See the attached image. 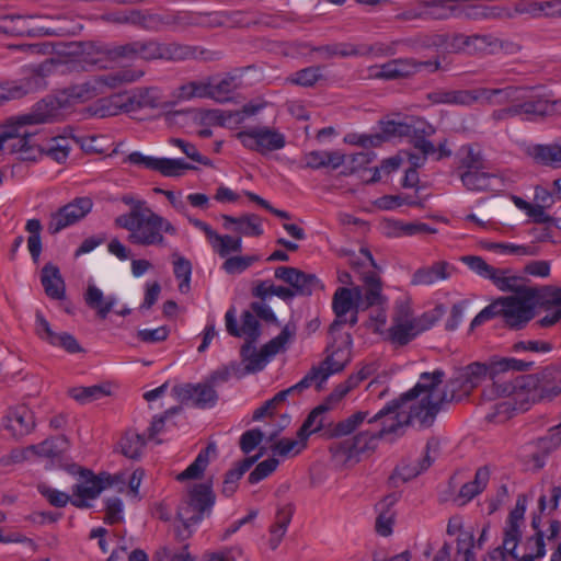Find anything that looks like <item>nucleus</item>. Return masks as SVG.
<instances>
[{
    "label": "nucleus",
    "instance_id": "obj_1",
    "mask_svg": "<svg viewBox=\"0 0 561 561\" xmlns=\"http://www.w3.org/2000/svg\"><path fill=\"white\" fill-rule=\"evenodd\" d=\"M512 296L497 298L494 302L482 309L471 321L470 328L481 325L496 316L503 317L504 323L514 330L523 329L536 314V308L549 309L561 305V288L553 286H526L524 279L517 276Z\"/></svg>",
    "mask_w": 561,
    "mask_h": 561
},
{
    "label": "nucleus",
    "instance_id": "obj_2",
    "mask_svg": "<svg viewBox=\"0 0 561 561\" xmlns=\"http://www.w3.org/2000/svg\"><path fill=\"white\" fill-rule=\"evenodd\" d=\"M444 378L445 373L440 369L422 373L416 385L401 394L403 404L420 427L431 426L444 403L461 401L472 391L457 370L442 389Z\"/></svg>",
    "mask_w": 561,
    "mask_h": 561
},
{
    "label": "nucleus",
    "instance_id": "obj_3",
    "mask_svg": "<svg viewBox=\"0 0 561 561\" xmlns=\"http://www.w3.org/2000/svg\"><path fill=\"white\" fill-rule=\"evenodd\" d=\"M444 378L445 373L440 369L422 373L416 385L401 394L403 404L420 427L431 426L444 403L461 401L472 391L457 370L442 389Z\"/></svg>",
    "mask_w": 561,
    "mask_h": 561
},
{
    "label": "nucleus",
    "instance_id": "obj_4",
    "mask_svg": "<svg viewBox=\"0 0 561 561\" xmlns=\"http://www.w3.org/2000/svg\"><path fill=\"white\" fill-rule=\"evenodd\" d=\"M368 424L378 425V428L360 431L354 437L343 440L332 448L334 455L342 456L345 461L357 462L360 456L368 455L377 448L379 438L389 434H399L403 426L416 424V422L400 397L371 415Z\"/></svg>",
    "mask_w": 561,
    "mask_h": 561
},
{
    "label": "nucleus",
    "instance_id": "obj_5",
    "mask_svg": "<svg viewBox=\"0 0 561 561\" xmlns=\"http://www.w3.org/2000/svg\"><path fill=\"white\" fill-rule=\"evenodd\" d=\"M524 385H533L530 378H516L513 381L492 382L483 389L482 397L488 401H496L485 414L490 423L502 424L508 421L515 411H526L529 403L523 390Z\"/></svg>",
    "mask_w": 561,
    "mask_h": 561
},
{
    "label": "nucleus",
    "instance_id": "obj_6",
    "mask_svg": "<svg viewBox=\"0 0 561 561\" xmlns=\"http://www.w3.org/2000/svg\"><path fill=\"white\" fill-rule=\"evenodd\" d=\"M119 228L129 232L128 242L141 247H163L165 243L164 233L175 236L178 232L168 219L153 210L147 211V214Z\"/></svg>",
    "mask_w": 561,
    "mask_h": 561
},
{
    "label": "nucleus",
    "instance_id": "obj_7",
    "mask_svg": "<svg viewBox=\"0 0 561 561\" xmlns=\"http://www.w3.org/2000/svg\"><path fill=\"white\" fill-rule=\"evenodd\" d=\"M173 104L163 101L162 92L158 88H146L135 91L133 94H115L108 99H102L95 113L100 117L115 116L121 112H130L137 108L170 107Z\"/></svg>",
    "mask_w": 561,
    "mask_h": 561
},
{
    "label": "nucleus",
    "instance_id": "obj_8",
    "mask_svg": "<svg viewBox=\"0 0 561 561\" xmlns=\"http://www.w3.org/2000/svg\"><path fill=\"white\" fill-rule=\"evenodd\" d=\"M26 123L20 122V116L10 118L0 131V149L4 153L16 154L20 160L34 161L39 153V147L34 141V133L27 130Z\"/></svg>",
    "mask_w": 561,
    "mask_h": 561
},
{
    "label": "nucleus",
    "instance_id": "obj_9",
    "mask_svg": "<svg viewBox=\"0 0 561 561\" xmlns=\"http://www.w3.org/2000/svg\"><path fill=\"white\" fill-rule=\"evenodd\" d=\"M296 335V325L287 323L282 332L264 344L260 351L255 348L253 342H247L241 348V355L245 363V370L248 373H255L262 370L266 364L276 354L284 351L286 345Z\"/></svg>",
    "mask_w": 561,
    "mask_h": 561
},
{
    "label": "nucleus",
    "instance_id": "obj_10",
    "mask_svg": "<svg viewBox=\"0 0 561 561\" xmlns=\"http://www.w3.org/2000/svg\"><path fill=\"white\" fill-rule=\"evenodd\" d=\"M215 503V494L208 483L195 484L188 493L187 500L182 502L178 516L188 528L199 523L204 515L210 512Z\"/></svg>",
    "mask_w": 561,
    "mask_h": 561
},
{
    "label": "nucleus",
    "instance_id": "obj_11",
    "mask_svg": "<svg viewBox=\"0 0 561 561\" xmlns=\"http://www.w3.org/2000/svg\"><path fill=\"white\" fill-rule=\"evenodd\" d=\"M439 68L438 61H416L413 58H397L368 68V77L381 80H398L411 77L422 69L431 72Z\"/></svg>",
    "mask_w": 561,
    "mask_h": 561
},
{
    "label": "nucleus",
    "instance_id": "obj_12",
    "mask_svg": "<svg viewBox=\"0 0 561 561\" xmlns=\"http://www.w3.org/2000/svg\"><path fill=\"white\" fill-rule=\"evenodd\" d=\"M533 379V385H524L523 390L529 403L541 400H551L561 394V370L549 366L536 375L523 376Z\"/></svg>",
    "mask_w": 561,
    "mask_h": 561
},
{
    "label": "nucleus",
    "instance_id": "obj_13",
    "mask_svg": "<svg viewBox=\"0 0 561 561\" xmlns=\"http://www.w3.org/2000/svg\"><path fill=\"white\" fill-rule=\"evenodd\" d=\"M237 139L249 150L261 154L280 150L286 145L285 135L267 126L251 127L237 133Z\"/></svg>",
    "mask_w": 561,
    "mask_h": 561
},
{
    "label": "nucleus",
    "instance_id": "obj_14",
    "mask_svg": "<svg viewBox=\"0 0 561 561\" xmlns=\"http://www.w3.org/2000/svg\"><path fill=\"white\" fill-rule=\"evenodd\" d=\"M119 480V476L107 473L94 476L90 470H80L79 480L72 489L75 499L71 503L80 508L89 507V500L96 499L105 488L112 486Z\"/></svg>",
    "mask_w": 561,
    "mask_h": 561
},
{
    "label": "nucleus",
    "instance_id": "obj_15",
    "mask_svg": "<svg viewBox=\"0 0 561 561\" xmlns=\"http://www.w3.org/2000/svg\"><path fill=\"white\" fill-rule=\"evenodd\" d=\"M424 332V327L414 322V316L410 306L398 302L392 316V324L388 330V339L396 346H403Z\"/></svg>",
    "mask_w": 561,
    "mask_h": 561
},
{
    "label": "nucleus",
    "instance_id": "obj_16",
    "mask_svg": "<svg viewBox=\"0 0 561 561\" xmlns=\"http://www.w3.org/2000/svg\"><path fill=\"white\" fill-rule=\"evenodd\" d=\"M460 261L478 276L492 282L499 290L515 288L514 284L517 280V275H514L512 270L494 267L478 255H463Z\"/></svg>",
    "mask_w": 561,
    "mask_h": 561
},
{
    "label": "nucleus",
    "instance_id": "obj_17",
    "mask_svg": "<svg viewBox=\"0 0 561 561\" xmlns=\"http://www.w3.org/2000/svg\"><path fill=\"white\" fill-rule=\"evenodd\" d=\"M93 202L89 197H77L53 213L47 225L50 234H56L65 228L83 219L92 209Z\"/></svg>",
    "mask_w": 561,
    "mask_h": 561
},
{
    "label": "nucleus",
    "instance_id": "obj_18",
    "mask_svg": "<svg viewBox=\"0 0 561 561\" xmlns=\"http://www.w3.org/2000/svg\"><path fill=\"white\" fill-rule=\"evenodd\" d=\"M36 36H67L76 34L80 25L69 14L62 12L35 13Z\"/></svg>",
    "mask_w": 561,
    "mask_h": 561
},
{
    "label": "nucleus",
    "instance_id": "obj_19",
    "mask_svg": "<svg viewBox=\"0 0 561 561\" xmlns=\"http://www.w3.org/2000/svg\"><path fill=\"white\" fill-rule=\"evenodd\" d=\"M125 162L140 165L148 170L157 171L163 176L169 178L181 176L186 170L193 169V167L185 162L183 159L156 158L151 156H145L139 151L129 153L126 157Z\"/></svg>",
    "mask_w": 561,
    "mask_h": 561
},
{
    "label": "nucleus",
    "instance_id": "obj_20",
    "mask_svg": "<svg viewBox=\"0 0 561 561\" xmlns=\"http://www.w3.org/2000/svg\"><path fill=\"white\" fill-rule=\"evenodd\" d=\"M66 103L64 98L47 96L37 102L30 113L20 115V122L31 126L57 121L64 115Z\"/></svg>",
    "mask_w": 561,
    "mask_h": 561
},
{
    "label": "nucleus",
    "instance_id": "obj_21",
    "mask_svg": "<svg viewBox=\"0 0 561 561\" xmlns=\"http://www.w3.org/2000/svg\"><path fill=\"white\" fill-rule=\"evenodd\" d=\"M173 392L182 403L191 402L194 407L199 409L211 408L218 400L216 390L208 383H186L174 387Z\"/></svg>",
    "mask_w": 561,
    "mask_h": 561
},
{
    "label": "nucleus",
    "instance_id": "obj_22",
    "mask_svg": "<svg viewBox=\"0 0 561 561\" xmlns=\"http://www.w3.org/2000/svg\"><path fill=\"white\" fill-rule=\"evenodd\" d=\"M351 334L340 335L339 340L328 347L329 355L317 368L328 374V377L343 370L351 360Z\"/></svg>",
    "mask_w": 561,
    "mask_h": 561
},
{
    "label": "nucleus",
    "instance_id": "obj_23",
    "mask_svg": "<svg viewBox=\"0 0 561 561\" xmlns=\"http://www.w3.org/2000/svg\"><path fill=\"white\" fill-rule=\"evenodd\" d=\"M364 287H355L354 294L357 296V309H368L373 306H382L387 299L382 295V285L380 277L374 271L362 274Z\"/></svg>",
    "mask_w": 561,
    "mask_h": 561
},
{
    "label": "nucleus",
    "instance_id": "obj_24",
    "mask_svg": "<svg viewBox=\"0 0 561 561\" xmlns=\"http://www.w3.org/2000/svg\"><path fill=\"white\" fill-rule=\"evenodd\" d=\"M275 277L290 285L295 296L311 295L313 290L322 287L316 275L304 273L295 267L279 266L275 270Z\"/></svg>",
    "mask_w": 561,
    "mask_h": 561
},
{
    "label": "nucleus",
    "instance_id": "obj_25",
    "mask_svg": "<svg viewBox=\"0 0 561 561\" xmlns=\"http://www.w3.org/2000/svg\"><path fill=\"white\" fill-rule=\"evenodd\" d=\"M332 308L337 320L331 324V332L339 328L343 322L347 321L345 316L348 312H352L351 319L348 320L350 324L355 325L357 323V312L360 309H357V296L354 294V289L339 287L333 295Z\"/></svg>",
    "mask_w": 561,
    "mask_h": 561
},
{
    "label": "nucleus",
    "instance_id": "obj_26",
    "mask_svg": "<svg viewBox=\"0 0 561 561\" xmlns=\"http://www.w3.org/2000/svg\"><path fill=\"white\" fill-rule=\"evenodd\" d=\"M527 90V88L522 87H506L501 89L480 88L469 90V94L472 96V104L481 102L489 105H496L507 102L523 101L526 99L525 92Z\"/></svg>",
    "mask_w": 561,
    "mask_h": 561
},
{
    "label": "nucleus",
    "instance_id": "obj_27",
    "mask_svg": "<svg viewBox=\"0 0 561 561\" xmlns=\"http://www.w3.org/2000/svg\"><path fill=\"white\" fill-rule=\"evenodd\" d=\"M3 421L5 430L14 437H24L31 434L36 425L34 413L26 405L10 408L7 411Z\"/></svg>",
    "mask_w": 561,
    "mask_h": 561
},
{
    "label": "nucleus",
    "instance_id": "obj_28",
    "mask_svg": "<svg viewBox=\"0 0 561 561\" xmlns=\"http://www.w3.org/2000/svg\"><path fill=\"white\" fill-rule=\"evenodd\" d=\"M380 128L387 137H409L412 133L435 134V127L421 118L381 121Z\"/></svg>",
    "mask_w": 561,
    "mask_h": 561
},
{
    "label": "nucleus",
    "instance_id": "obj_29",
    "mask_svg": "<svg viewBox=\"0 0 561 561\" xmlns=\"http://www.w3.org/2000/svg\"><path fill=\"white\" fill-rule=\"evenodd\" d=\"M161 59L180 61L186 59L216 60L219 53L208 51L197 46L182 45L179 43H161Z\"/></svg>",
    "mask_w": 561,
    "mask_h": 561
},
{
    "label": "nucleus",
    "instance_id": "obj_30",
    "mask_svg": "<svg viewBox=\"0 0 561 561\" xmlns=\"http://www.w3.org/2000/svg\"><path fill=\"white\" fill-rule=\"evenodd\" d=\"M242 325L239 328L236 319L234 309L226 312L225 321L228 333L232 336H244L248 342H254L261 334L260 323L256 317L249 310L242 313Z\"/></svg>",
    "mask_w": 561,
    "mask_h": 561
},
{
    "label": "nucleus",
    "instance_id": "obj_31",
    "mask_svg": "<svg viewBox=\"0 0 561 561\" xmlns=\"http://www.w3.org/2000/svg\"><path fill=\"white\" fill-rule=\"evenodd\" d=\"M453 271L454 267L445 261L422 266L412 274L411 284L414 286H431L439 280L448 279Z\"/></svg>",
    "mask_w": 561,
    "mask_h": 561
},
{
    "label": "nucleus",
    "instance_id": "obj_32",
    "mask_svg": "<svg viewBox=\"0 0 561 561\" xmlns=\"http://www.w3.org/2000/svg\"><path fill=\"white\" fill-rule=\"evenodd\" d=\"M486 368V377L492 382H497L496 378L507 371H527L530 370L534 363L513 357L493 356L486 363H483Z\"/></svg>",
    "mask_w": 561,
    "mask_h": 561
},
{
    "label": "nucleus",
    "instance_id": "obj_33",
    "mask_svg": "<svg viewBox=\"0 0 561 561\" xmlns=\"http://www.w3.org/2000/svg\"><path fill=\"white\" fill-rule=\"evenodd\" d=\"M224 227L247 237H259L263 233L261 219L257 215L247 214L240 217L222 215Z\"/></svg>",
    "mask_w": 561,
    "mask_h": 561
},
{
    "label": "nucleus",
    "instance_id": "obj_34",
    "mask_svg": "<svg viewBox=\"0 0 561 561\" xmlns=\"http://www.w3.org/2000/svg\"><path fill=\"white\" fill-rule=\"evenodd\" d=\"M345 161V156L335 151L313 150L304 154L301 162L304 168L318 170L321 168H340Z\"/></svg>",
    "mask_w": 561,
    "mask_h": 561
},
{
    "label": "nucleus",
    "instance_id": "obj_35",
    "mask_svg": "<svg viewBox=\"0 0 561 561\" xmlns=\"http://www.w3.org/2000/svg\"><path fill=\"white\" fill-rule=\"evenodd\" d=\"M257 107L244 105L241 111L222 112L219 110H210L204 113L203 119L210 124L227 125V127H236L244 122L251 115H254Z\"/></svg>",
    "mask_w": 561,
    "mask_h": 561
},
{
    "label": "nucleus",
    "instance_id": "obj_36",
    "mask_svg": "<svg viewBox=\"0 0 561 561\" xmlns=\"http://www.w3.org/2000/svg\"><path fill=\"white\" fill-rule=\"evenodd\" d=\"M209 89L210 78L187 81L172 92V101H170V104L176 105L182 102L191 101L195 98H209Z\"/></svg>",
    "mask_w": 561,
    "mask_h": 561
},
{
    "label": "nucleus",
    "instance_id": "obj_37",
    "mask_svg": "<svg viewBox=\"0 0 561 561\" xmlns=\"http://www.w3.org/2000/svg\"><path fill=\"white\" fill-rule=\"evenodd\" d=\"M438 449V442L435 439H431L426 444V453L422 460L411 461V462H402L397 467V473L403 481H409L423 471L428 469L434 461V457L431 456V453H436Z\"/></svg>",
    "mask_w": 561,
    "mask_h": 561
},
{
    "label": "nucleus",
    "instance_id": "obj_38",
    "mask_svg": "<svg viewBox=\"0 0 561 561\" xmlns=\"http://www.w3.org/2000/svg\"><path fill=\"white\" fill-rule=\"evenodd\" d=\"M76 142L75 138L57 136L49 139L43 147H39L38 154H45L58 163H64Z\"/></svg>",
    "mask_w": 561,
    "mask_h": 561
},
{
    "label": "nucleus",
    "instance_id": "obj_39",
    "mask_svg": "<svg viewBox=\"0 0 561 561\" xmlns=\"http://www.w3.org/2000/svg\"><path fill=\"white\" fill-rule=\"evenodd\" d=\"M528 154L538 164L561 168V144L535 145L528 149Z\"/></svg>",
    "mask_w": 561,
    "mask_h": 561
},
{
    "label": "nucleus",
    "instance_id": "obj_40",
    "mask_svg": "<svg viewBox=\"0 0 561 561\" xmlns=\"http://www.w3.org/2000/svg\"><path fill=\"white\" fill-rule=\"evenodd\" d=\"M41 282L46 295L50 298L62 299L65 297V283L56 265L47 263L43 267Z\"/></svg>",
    "mask_w": 561,
    "mask_h": 561
},
{
    "label": "nucleus",
    "instance_id": "obj_41",
    "mask_svg": "<svg viewBox=\"0 0 561 561\" xmlns=\"http://www.w3.org/2000/svg\"><path fill=\"white\" fill-rule=\"evenodd\" d=\"M142 75L144 72L140 70L121 69L115 72L96 76L95 78L99 81L100 91L103 93L105 88L116 89L124 84L133 83L141 78Z\"/></svg>",
    "mask_w": 561,
    "mask_h": 561
},
{
    "label": "nucleus",
    "instance_id": "obj_42",
    "mask_svg": "<svg viewBox=\"0 0 561 561\" xmlns=\"http://www.w3.org/2000/svg\"><path fill=\"white\" fill-rule=\"evenodd\" d=\"M427 100L433 104L472 105L469 90H436L427 94Z\"/></svg>",
    "mask_w": 561,
    "mask_h": 561
},
{
    "label": "nucleus",
    "instance_id": "obj_43",
    "mask_svg": "<svg viewBox=\"0 0 561 561\" xmlns=\"http://www.w3.org/2000/svg\"><path fill=\"white\" fill-rule=\"evenodd\" d=\"M84 300L91 309L96 310L98 316L102 319L106 318L116 302L114 297H104L103 291L95 285L88 286Z\"/></svg>",
    "mask_w": 561,
    "mask_h": 561
},
{
    "label": "nucleus",
    "instance_id": "obj_44",
    "mask_svg": "<svg viewBox=\"0 0 561 561\" xmlns=\"http://www.w3.org/2000/svg\"><path fill=\"white\" fill-rule=\"evenodd\" d=\"M387 234L390 237L414 236L421 233H434L435 229L423 222H403L400 220L386 221Z\"/></svg>",
    "mask_w": 561,
    "mask_h": 561
},
{
    "label": "nucleus",
    "instance_id": "obj_45",
    "mask_svg": "<svg viewBox=\"0 0 561 561\" xmlns=\"http://www.w3.org/2000/svg\"><path fill=\"white\" fill-rule=\"evenodd\" d=\"M462 184L469 191H486L493 188L495 175L484 171V169L465 171L460 174Z\"/></svg>",
    "mask_w": 561,
    "mask_h": 561
},
{
    "label": "nucleus",
    "instance_id": "obj_46",
    "mask_svg": "<svg viewBox=\"0 0 561 561\" xmlns=\"http://www.w3.org/2000/svg\"><path fill=\"white\" fill-rule=\"evenodd\" d=\"M122 202L129 206V211L115 218L114 224L116 227L126 226L130 220L137 219L147 214V211L152 210L145 199L137 198L133 195H124Z\"/></svg>",
    "mask_w": 561,
    "mask_h": 561
},
{
    "label": "nucleus",
    "instance_id": "obj_47",
    "mask_svg": "<svg viewBox=\"0 0 561 561\" xmlns=\"http://www.w3.org/2000/svg\"><path fill=\"white\" fill-rule=\"evenodd\" d=\"M293 517V507L290 505H286L284 507L278 508L276 513V520L274 525L271 527V539L270 547L275 550L280 543L283 537L287 531V527Z\"/></svg>",
    "mask_w": 561,
    "mask_h": 561
},
{
    "label": "nucleus",
    "instance_id": "obj_48",
    "mask_svg": "<svg viewBox=\"0 0 561 561\" xmlns=\"http://www.w3.org/2000/svg\"><path fill=\"white\" fill-rule=\"evenodd\" d=\"M306 447V439L301 436L296 438H279L277 437L270 442L267 448L272 450L274 456L291 457L299 454Z\"/></svg>",
    "mask_w": 561,
    "mask_h": 561
},
{
    "label": "nucleus",
    "instance_id": "obj_49",
    "mask_svg": "<svg viewBox=\"0 0 561 561\" xmlns=\"http://www.w3.org/2000/svg\"><path fill=\"white\" fill-rule=\"evenodd\" d=\"M257 458L259 456L248 457L240 461L239 463H237L236 468L229 470L226 473L222 483V493L226 496H231L236 492L238 488V481L254 465Z\"/></svg>",
    "mask_w": 561,
    "mask_h": 561
},
{
    "label": "nucleus",
    "instance_id": "obj_50",
    "mask_svg": "<svg viewBox=\"0 0 561 561\" xmlns=\"http://www.w3.org/2000/svg\"><path fill=\"white\" fill-rule=\"evenodd\" d=\"M34 458H57L68 448V440L65 436L50 437L44 442L32 445Z\"/></svg>",
    "mask_w": 561,
    "mask_h": 561
},
{
    "label": "nucleus",
    "instance_id": "obj_51",
    "mask_svg": "<svg viewBox=\"0 0 561 561\" xmlns=\"http://www.w3.org/2000/svg\"><path fill=\"white\" fill-rule=\"evenodd\" d=\"M280 430L282 428L268 432H262L259 428L249 430L240 437V448L244 454H249L254 450L263 439H265L266 444L273 442L278 436Z\"/></svg>",
    "mask_w": 561,
    "mask_h": 561
},
{
    "label": "nucleus",
    "instance_id": "obj_52",
    "mask_svg": "<svg viewBox=\"0 0 561 561\" xmlns=\"http://www.w3.org/2000/svg\"><path fill=\"white\" fill-rule=\"evenodd\" d=\"M215 453L216 445L209 444L205 449L201 450L195 460L178 476V480L183 481L199 478L209 463V455Z\"/></svg>",
    "mask_w": 561,
    "mask_h": 561
},
{
    "label": "nucleus",
    "instance_id": "obj_53",
    "mask_svg": "<svg viewBox=\"0 0 561 561\" xmlns=\"http://www.w3.org/2000/svg\"><path fill=\"white\" fill-rule=\"evenodd\" d=\"M238 85L237 76L226 75L218 80L210 78L209 99L224 102L228 100V95L233 92Z\"/></svg>",
    "mask_w": 561,
    "mask_h": 561
},
{
    "label": "nucleus",
    "instance_id": "obj_54",
    "mask_svg": "<svg viewBox=\"0 0 561 561\" xmlns=\"http://www.w3.org/2000/svg\"><path fill=\"white\" fill-rule=\"evenodd\" d=\"M99 94H101L99 81L93 77L82 83L70 87L67 90V98H64V100L68 101V99H71L78 102H85Z\"/></svg>",
    "mask_w": 561,
    "mask_h": 561
},
{
    "label": "nucleus",
    "instance_id": "obj_55",
    "mask_svg": "<svg viewBox=\"0 0 561 561\" xmlns=\"http://www.w3.org/2000/svg\"><path fill=\"white\" fill-rule=\"evenodd\" d=\"M328 412L327 405H318L314 408L308 417L305 420L304 424L297 432L298 436H301L307 440V438L318 431H320L327 421L325 413Z\"/></svg>",
    "mask_w": 561,
    "mask_h": 561
},
{
    "label": "nucleus",
    "instance_id": "obj_56",
    "mask_svg": "<svg viewBox=\"0 0 561 561\" xmlns=\"http://www.w3.org/2000/svg\"><path fill=\"white\" fill-rule=\"evenodd\" d=\"M336 51L337 57H357V56H367L369 54H375L376 56H386L391 55V51L388 48L375 49L373 46L367 45H354L351 43H336Z\"/></svg>",
    "mask_w": 561,
    "mask_h": 561
},
{
    "label": "nucleus",
    "instance_id": "obj_57",
    "mask_svg": "<svg viewBox=\"0 0 561 561\" xmlns=\"http://www.w3.org/2000/svg\"><path fill=\"white\" fill-rule=\"evenodd\" d=\"M209 243L214 251L221 257H226L230 253L240 252L242 250L241 238H234L229 234L221 236L216 231L209 239Z\"/></svg>",
    "mask_w": 561,
    "mask_h": 561
},
{
    "label": "nucleus",
    "instance_id": "obj_58",
    "mask_svg": "<svg viewBox=\"0 0 561 561\" xmlns=\"http://www.w3.org/2000/svg\"><path fill=\"white\" fill-rule=\"evenodd\" d=\"M396 501L394 495H389L378 504L379 515L376 519V530L381 536H388L392 531L393 513L390 512L389 506L393 505Z\"/></svg>",
    "mask_w": 561,
    "mask_h": 561
},
{
    "label": "nucleus",
    "instance_id": "obj_59",
    "mask_svg": "<svg viewBox=\"0 0 561 561\" xmlns=\"http://www.w3.org/2000/svg\"><path fill=\"white\" fill-rule=\"evenodd\" d=\"M485 250L493 251L499 254H510L517 256H533L537 254V248L531 245H520L505 242H483Z\"/></svg>",
    "mask_w": 561,
    "mask_h": 561
},
{
    "label": "nucleus",
    "instance_id": "obj_60",
    "mask_svg": "<svg viewBox=\"0 0 561 561\" xmlns=\"http://www.w3.org/2000/svg\"><path fill=\"white\" fill-rule=\"evenodd\" d=\"M122 454L130 459H138L145 448L144 437L135 432L128 431L119 442Z\"/></svg>",
    "mask_w": 561,
    "mask_h": 561
},
{
    "label": "nucleus",
    "instance_id": "obj_61",
    "mask_svg": "<svg viewBox=\"0 0 561 561\" xmlns=\"http://www.w3.org/2000/svg\"><path fill=\"white\" fill-rule=\"evenodd\" d=\"M369 415L368 412L358 411L347 419L339 422L333 428L334 436H345L350 435L354 431L358 430L365 421L368 422Z\"/></svg>",
    "mask_w": 561,
    "mask_h": 561
},
{
    "label": "nucleus",
    "instance_id": "obj_62",
    "mask_svg": "<svg viewBox=\"0 0 561 561\" xmlns=\"http://www.w3.org/2000/svg\"><path fill=\"white\" fill-rule=\"evenodd\" d=\"M467 386L473 390L486 378V368L483 363L474 362L457 369Z\"/></svg>",
    "mask_w": 561,
    "mask_h": 561
},
{
    "label": "nucleus",
    "instance_id": "obj_63",
    "mask_svg": "<svg viewBox=\"0 0 561 561\" xmlns=\"http://www.w3.org/2000/svg\"><path fill=\"white\" fill-rule=\"evenodd\" d=\"M70 396L80 403H89L110 394V391L104 386H90V387H78L70 390Z\"/></svg>",
    "mask_w": 561,
    "mask_h": 561
},
{
    "label": "nucleus",
    "instance_id": "obj_64",
    "mask_svg": "<svg viewBox=\"0 0 561 561\" xmlns=\"http://www.w3.org/2000/svg\"><path fill=\"white\" fill-rule=\"evenodd\" d=\"M160 25L161 28L163 26H173L179 30L198 26V13L183 12L175 15H161Z\"/></svg>",
    "mask_w": 561,
    "mask_h": 561
}]
</instances>
